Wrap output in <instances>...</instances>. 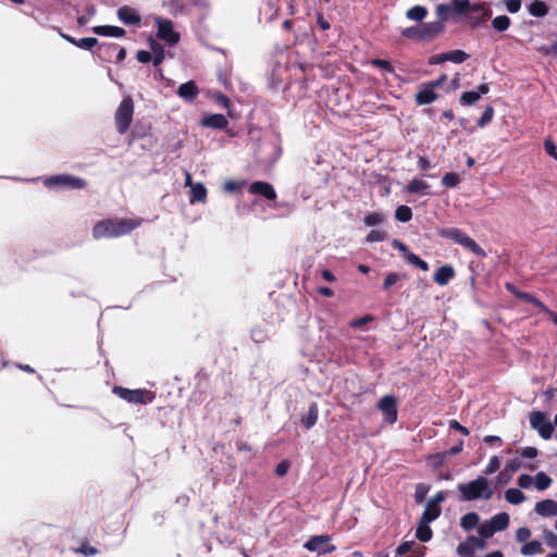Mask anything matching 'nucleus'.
<instances>
[{
  "label": "nucleus",
  "instance_id": "57",
  "mask_svg": "<svg viewBox=\"0 0 557 557\" xmlns=\"http://www.w3.org/2000/svg\"><path fill=\"white\" fill-rule=\"evenodd\" d=\"M371 63L373 65H376L379 67H382L388 72H392L393 71V67L391 65V63L388 61H385V60H380V59H374L371 61Z\"/></svg>",
  "mask_w": 557,
  "mask_h": 557
},
{
  "label": "nucleus",
  "instance_id": "53",
  "mask_svg": "<svg viewBox=\"0 0 557 557\" xmlns=\"http://www.w3.org/2000/svg\"><path fill=\"white\" fill-rule=\"evenodd\" d=\"M370 321H372V317L371 315H364V317H362L360 319L352 320L349 323V325L352 329H361L363 325H366Z\"/></svg>",
  "mask_w": 557,
  "mask_h": 557
},
{
  "label": "nucleus",
  "instance_id": "17",
  "mask_svg": "<svg viewBox=\"0 0 557 557\" xmlns=\"http://www.w3.org/2000/svg\"><path fill=\"white\" fill-rule=\"evenodd\" d=\"M177 94L184 100L193 101L198 95V87L195 82L190 81L182 84L177 89Z\"/></svg>",
  "mask_w": 557,
  "mask_h": 557
},
{
  "label": "nucleus",
  "instance_id": "56",
  "mask_svg": "<svg viewBox=\"0 0 557 557\" xmlns=\"http://www.w3.org/2000/svg\"><path fill=\"white\" fill-rule=\"evenodd\" d=\"M470 543H472L473 547H474V550L479 549V550H483L486 548V542H485V539L481 537H475V536H470Z\"/></svg>",
  "mask_w": 557,
  "mask_h": 557
},
{
  "label": "nucleus",
  "instance_id": "35",
  "mask_svg": "<svg viewBox=\"0 0 557 557\" xmlns=\"http://www.w3.org/2000/svg\"><path fill=\"white\" fill-rule=\"evenodd\" d=\"M493 27L498 32H504L510 26V18L506 15H498L492 21Z\"/></svg>",
  "mask_w": 557,
  "mask_h": 557
},
{
  "label": "nucleus",
  "instance_id": "46",
  "mask_svg": "<svg viewBox=\"0 0 557 557\" xmlns=\"http://www.w3.org/2000/svg\"><path fill=\"white\" fill-rule=\"evenodd\" d=\"M429 486L424 485V484H419L417 485L416 487V492H414V498L418 503H422L426 496V494L429 493Z\"/></svg>",
  "mask_w": 557,
  "mask_h": 557
},
{
  "label": "nucleus",
  "instance_id": "23",
  "mask_svg": "<svg viewBox=\"0 0 557 557\" xmlns=\"http://www.w3.org/2000/svg\"><path fill=\"white\" fill-rule=\"evenodd\" d=\"M430 523L431 522H425L424 520H421V519L419 521V524H418V528L416 531V536L421 542H429L432 539L433 532L430 528Z\"/></svg>",
  "mask_w": 557,
  "mask_h": 557
},
{
  "label": "nucleus",
  "instance_id": "59",
  "mask_svg": "<svg viewBox=\"0 0 557 557\" xmlns=\"http://www.w3.org/2000/svg\"><path fill=\"white\" fill-rule=\"evenodd\" d=\"M393 245H394L395 248H397L404 255V258H406L407 255L410 253L408 247L404 243H401L400 240L395 239L393 242Z\"/></svg>",
  "mask_w": 557,
  "mask_h": 557
},
{
  "label": "nucleus",
  "instance_id": "41",
  "mask_svg": "<svg viewBox=\"0 0 557 557\" xmlns=\"http://www.w3.org/2000/svg\"><path fill=\"white\" fill-rule=\"evenodd\" d=\"M460 183V177L457 173H446L442 178V184L446 187H456Z\"/></svg>",
  "mask_w": 557,
  "mask_h": 557
},
{
  "label": "nucleus",
  "instance_id": "50",
  "mask_svg": "<svg viewBox=\"0 0 557 557\" xmlns=\"http://www.w3.org/2000/svg\"><path fill=\"white\" fill-rule=\"evenodd\" d=\"M400 276L397 273H388L384 280L383 287L384 289L391 288L393 285H395L399 281Z\"/></svg>",
  "mask_w": 557,
  "mask_h": 557
},
{
  "label": "nucleus",
  "instance_id": "29",
  "mask_svg": "<svg viewBox=\"0 0 557 557\" xmlns=\"http://www.w3.org/2000/svg\"><path fill=\"white\" fill-rule=\"evenodd\" d=\"M245 185H246L245 181L227 180L224 182L222 188L227 194H237V193L242 191V189Z\"/></svg>",
  "mask_w": 557,
  "mask_h": 557
},
{
  "label": "nucleus",
  "instance_id": "33",
  "mask_svg": "<svg viewBox=\"0 0 557 557\" xmlns=\"http://www.w3.org/2000/svg\"><path fill=\"white\" fill-rule=\"evenodd\" d=\"M474 547L472 543H470L469 537L457 546V554L461 557H469L471 555H474Z\"/></svg>",
  "mask_w": 557,
  "mask_h": 557
},
{
  "label": "nucleus",
  "instance_id": "16",
  "mask_svg": "<svg viewBox=\"0 0 557 557\" xmlns=\"http://www.w3.org/2000/svg\"><path fill=\"white\" fill-rule=\"evenodd\" d=\"M119 18L128 25L138 24L140 22V16L137 11L129 7H122L117 11Z\"/></svg>",
  "mask_w": 557,
  "mask_h": 557
},
{
  "label": "nucleus",
  "instance_id": "5",
  "mask_svg": "<svg viewBox=\"0 0 557 557\" xmlns=\"http://www.w3.org/2000/svg\"><path fill=\"white\" fill-rule=\"evenodd\" d=\"M44 183L47 187L55 188L82 189L85 187V182L82 178L69 174L48 177Z\"/></svg>",
  "mask_w": 557,
  "mask_h": 557
},
{
  "label": "nucleus",
  "instance_id": "18",
  "mask_svg": "<svg viewBox=\"0 0 557 557\" xmlns=\"http://www.w3.org/2000/svg\"><path fill=\"white\" fill-rule=\"evenodd\" d=\"M455 276V271L450 265H443L434 273V281L441 285H446Z\"/></svg>",
  "mask_w": 557,
  "mask_h": 557
},
{
  "label": "nucleus",
  "instance_id": "8",
  "mask_svg": "<svg viewBox=\"0 0 557 557\" xmlns=\"http://www.w3.org/2000/svg\"><path fill=\"white\" fill-rule=\"evenodd\" d=\"M154 23L158 27V37L169 45H175L180 40V34L175 32L173 23L170 20L156 17Z\"/></svg>",
  "mask_w": 557,
  "mask_h": 557
},
{
  "label": "nucleus",
  "instance_id": "30",
  "mask_svg": "<svg viewBox=\"0 0 557 557\" xmlns=\"http://www.w3.org/2000/svg\"><path fill=\"white\" fill-rule=\"evenodd\" d=\"M150 49L153 53V64L159 65L162 63L164 59V50L161 45H159L156 40L150 39L149 41Z\"/></svg>",
  "mask_w": 557,
  "mask_h": 557
},
{
  "label": "nucleus",
  "instance_id": "2",
  "mask_svg": "<svg viewBox=\"0 0 557 557\" xmlns=\"http://www.w3.org/2000/svg\"><path fill=\"white\" fill-rule=\"evenodd\" d=\"M457 490L461 502H472L476 499L487 500L494 493L488 479L482 475L468 483L459 484Z\"/></svg>",
  "mask_w": 557,
  "mask_h": 557
},
{
  "label": "nucleus",
  "instance_id": "27",
  "mask_svg": "<svg viewBox=\"0 0 557 557\" xmlns=\"http://www.w3.org/2000/svg\"><path fill=\"white\" fill-rule=\"evenodd\" d=\"M540 553H542V543L540 541L527 542L521 547V554L523 556H533Z\"/></svg>",
  "mask_w": 557,
  "mask_h": 557
},
{
  "label": "nucleus",
  "instance_id": "21",
  "mask_svg": "<svg viewBox=\"0 0 557 557\" xmlns=\"http://www.w3.org/2000/svg\"><path fill=\"white\" fill-rule=\"evenodd\" d=\"M94 33L100 36H108V37H122L125 34V30L117 26H95L92 28Z\"/></svg>",
  "mask_w": 557,
  "mask_h": 557
},
{
  "label": "nucleus",
  "instance_id": "40",
  "mask_svg": "<svg viewBox=\"0 0 557 557\" xmlns=\"http://www.w3.org/2000/svg\"><path fill=\"white\" fill-rule=\"evenodd\" d=\"M385 220V215L380 212H373L364 218V224L367 226H375L381 224Z\"/></svg>",
  "mask_w": 557,
  "mask_h": 557
},
{
  "label": "nucleus",
  "instance_id": "10",
  "mask_svg": "<svg viewBox=\"0 0 557 557\" xmlns=\"http://www.w3.org/2000/svg\"><path fill=\"white\" fill-rule=\"evenodd\" d=\"M304 547L308 550L315 552L319 555L333 552L334 545L331 544V539L327 535H317L311 537L305 543Z\"/></svg>",
  "mask_w": 557,
  "mask_h": 557
},
{
  "label": "nucleus",
  "instance_id": "60",
  "mask_svg": "<svg viewBox=\"0 0 557 557\" xmlns=\"http://www.w3.org/2000/svg\"><path fill=\"white\" fill-rule=\"evenodd\" d=\"M152 59L151 53L148 51L140 50L137 52V60L141 63H147Z\"/></svg>",
  "mask_w": 557,
  "mask_h": 557
},
{
  "label": "nucleus",
  "instance_id": "39",
  "mask_svg": "<svg viewBox=\"0 0 557 557\" xmlns=\"http://www.w3.org/2000/svg\"><path fill=\"white\" fill-rule=\"evenodd\" d=\"M406 261L419 269H421L422 271H428L429 270V265L428 263L420 259L417 255H414L413 252H410L407 255V257L405 258Z\"/></svg>",
  "mask_w": 557,
  "mask_h": 557
},
{
  "label": "nucleus",
  "instance_id": "24",
  "mask_svg": "<svg viewBox=\"0 0 557 557\" xmlns=\"http://www.w3.org/2000/svg\"><path fill=\"white\" fill-rule=\"evenodd\" d=\"M480 522V517L476 512H469L462 516L460 520V525L463 530L470 531L478 527Z\"/></svg>",
  "mask_w": 557,
  "mask_h": 557
},
{
  "label": "nucleus",
  "instance_id": "4",
  "mask_svg": "<svg viewBox=\"0 0 557 557\" xmlns=\"http://www.w3.org/2000/svg\"><path fill=\"white\" fill-rule=\"evenodd\" d=\"M443 236L453 239L457 244L461 245L466 249H469L471 252L479 257H484L485 251L468 235L462 233L458 228H450L443 232Z\"/></svg>",
  "mask_w": 557,
  "mask_h": 557
},
{
  "label": "nucleus",
  "instance_id": "9",
  "mask_svg": "<svg viewBox=\"0 0 557 557\" xmlns=\"http://www.w3.org/2000/svg\"><path fill=\"white\" fill-rule=\"evenodd\" d=\"M446 495L444 492H438L432 499L426 503L425 510L420 518L425 522H432L441 515V504L445 500Z\"/></svg>",
  "mask_w": 557,
  "mask_h": 557
},
{
  "label": "nucleus",
  "instance_id": "45",
  "mask_svg": "<svg viewBox=\"0 0 557 557\" xmlns=\"http://www.w3.org/2000/svg\"><path fill=\"white\" fill-rule=\"evenodd\" d=\"M494 115V109L492 107H487L483 113V115L478 121V125L480 127H484L486 124H488Z\"/></svg>",
  "mask_w": 557,
  "mask_h": 557
},
{
  "label": "nucleus",
  "instance_id": "64",
  "mask_svg": "<svg viewBox=\"0 0 557 557\" xmlns=\"http://www.w3.org/2000/svg\"><path fill=\"white\" fill-rule=\"evenodd\" d=\"M448 10H449V7H448V5H446V4H440V5H437V8H436V13H437V15H438L441 18L445 20V18L447 17V12H448Z\"/></svg>",
  "mask_w": 557,
  "mask_h": 557
},
{
  "label": "nucleus",
  "instance_id": "42",
  "mask_svg": "<svg viewBox=\"0 0 557 557\" xmlns=\"http://www.w3.org/2000/svg\"><path fill=\"white\" fill-rule=\"evenodd\" d=\"M444 26L441 22H433L423 25L424 33L429 36H435L443 30Z\"/></svg>",
  "mask_w": 557,
  "mask_h": 557
},
{
  "label": "nucleus",
  "instance_id": "3",
  "mask_svg": "<svg viewBox=\"0 0 557 557\" xmlns=\"http://www.w3.org/2000/svg\"><path fill=\"white\" fill-rule=\"evenodd\" d=\"M133 114H134V102L133 99L129 96H126L123 98L121 103L119 104L116 111H115V125L116 129L120 134H124L132 121H133Z\"/></svg>",
  "mask_w": 557,
  "mask_h": 557
},
{
  "label": "nucleus",
  "instance_id": "47",
  "mask_svg": "<svg viewBox=\"0 0 557 557\" xmlns=\"http://www.w3.org/2000/svg\"><path fill=\"white\" fill-rule=\"evenodd\" d=\"M97 44V39L94 37L82 38L77 40L76 47L89 50Z\"/></svg>",
  "mask_w": 557,
  "mask_h": 557
},
{
  "label": "nucleus",
  "instance_id": "7",
  "mask_svg": "<svg viewBox=\"0 0 557 557\" xmlns=\"http://www.w3.org/2000/svg\"><path fill=\"white\" fill-rule=\"evenodd\" d=\"M530 424L544 440L550 438L554 433L553 423L543 412H533L530 416Z\"/></svg>",
  "mask_w": 557,
  "mask_h": 557
},
{
  "label": "nucleus",
  "instance_id": "54",
  "mask_svg": "<svg viewBox=\"0 0 557 557\" xmlns=\"http://www.w3.org/2000/svg\"><path fill=\"white\" fill-rule=\"evenodd\" d=\"M534 483V479L529 474H522L518 479V484L521 488H529Z\"/></svg>",
  "mask_w": 557,
  "mask_h": 557
},
{
  "label": "nucleus",
  "instance_id": "12",
  "mask_svg": "<svg viewBox=\"0 0 557 557\" xmlns=\"http://www.w3.org/2000/svg\"><path fill=\"white\" fill-rule=\"evenodd\" d=\"M534 510L541 517H556L557 502L553 499L541 500L535 504Z\"/></svg>",
  "mask_w": 557,
  "mask_h": 557
},
{
  "label": "nucleus",
  "instance_id": "38",
  "mask_svg": "<svg viewBox=\"0 0 557 557\" xmlns=\"http://www.w3.org/2000/svg\"><path fill=\"white\" fill-rule=\"evenodd\" d=\"M395 218L400 222H408L412 218V211L408 206H399L396 209Z\"/></svg>",
  "mask_w": 557,
  "mask_h": 557
},
{
  "label": "nucleus",
  "instance_id": "37",
  "mask_svg": "<svg viewBox=\"0 0 557 557\" xmlns=\"http://www.w3.org/2000/svg\"><path fill=\"white\" fill-rule=\"evenodd\" d=\"M318 420V408L315 405H312L309 409L307 417L302 420V423L306 429L312 428Z\"/></svg>",
  "mask_w": 557,
  "mask_h": 557
},
{
  "label": "nucleus",
  "instance_id": "52",
  "mask_svg": "<svg viewBox=\"0 0 557 557\" xmlns=\"http://www.w3.org/2000/svg\"><path fill=\"white\" fill-rule=\"evenodd\" d=\"M517 297L523 299L524 301L531 302L539 308L545 309L544 305L540 300H537L536 298H534L533 296H531L529 294L517 293Z\"/></svg>",
  "mask_w": 557,
  "mask_h": 557
},
{
  "label": "nucleus",
  "instance_id": "13",
  "mask_svg": "<svg viewBox=\"0 0 557 557\" xmlns=\"http://www.w3.org/2000/svg\"><path fill=\"white\" fill-rule=\"evenodd\" d=\"M436 98L437 94L429 83L423 85L416 95V101L420 106L432 103L433 101L436 100Z\"/></svg>",
  "mask_w": 557,
  "mask_h": 557
},
{
  "label": "nucleus",
  "instance_id": "55",
  "mask_svg": "<svg viewBox=\"0 0 557 557\" xmlns=\"http://www.w3.org/2000/svg\"><path fill=\"white\" fill-rule=\"evenodd\" d=\"M385 239V234L380 231H371L367 236V242L374 243V242H382Z\"/></svg>",
  "mask_w": 557,
  "mask_h": 557
},
{
  "label": "nucleus",
  "instance_id": "49",
  "mask_svg": "<svg viewBox=\"0 0 557 557\" xmlns=\"http://www.w3.org/2000/svg\"><path fill=\"white\" fill-rule=\"evenodd\" d=\"M531 536V531L528 528H519L516 532V539L518 542L527 543Z\"/></svg>",
  "mask_w": 557,
  "mask_h": 557
},
{
  "label": "nucleus",
  "instance_id": "28",
  "mask_svg": "<svg viewBox=\"0 0 557 557\" xmlns=\"http://www.w3.org/2000/svg\"><path fill=\"white\" fill-rule=\"evenodd\" d=\"M428 189H429L428 183L422 180H412L407 185V190L412 194H426Z\"/></svg>",
  "mask_w": 557,
  "mask_h": 557
},
{
  "label": "nucleus",
  "instance_id": "36",
  "mask_svg": "<svg viewBox=\"0 0 557 557\" xmlns=\"http://www.w3.org/2000/svg\"><path fill=\"white\" fill-rule=\"evenodd\" d=\"M471 2L469 0H453L451 9L457 14H465L470 11Z\"/></svg>",
  "mask_w": 557,
  "mask_h": 557
},
{
  "label": "nucleus",
  "instance_id": "14",
  "mask_svg": "<svg viewBox=\"0 0 557 557\" xmlns=\"http://www.w3.org/2000/svg\"><path fill=\"white\" fill-rule=\"evenodd\" d=\"M249 191L251 194H259L265 197L267 199L273 200L276 198V193L274 188L265 182H255L250 185Z\"/></svg>",
  "mask_w": 557,
  "mask_h": 557
},
{
  "label": "nucleus",
  "instance_id": "31",
  "mask_svg": "<svg viewBox=\"0 0 557 557\" xmlns=\"http://www.w3.org/2000/svg\"><path fill=\"white\" fill-rule=\"evenodd\" d=\"M428 14V10L424 7L416 5L409 9L406 13L407 17L412 21H422Z\"/></svg>",
  "mask_w": 557,
  "mask_h": 557
},
{
  "label": "nucleus",
  "instance_id": "22",
  "mask_svg": "<svg viewBox=\"0 0 557 557\" xmlns=\"http://www.w3.org/2000/svg\"><path fill=\"white\" fill-rule=\"evenodd\" d=\"M490 523L492 524V528L496 532L505 530L509 524V515L506 512H499L495 516H493L491 519H488Z\"/></svg>",
  "mask_w": 557,
  "mask_h": 557
},
{
  "label": "nucleus",
  "instance_id": "48",
  "mask_svg": "<svg viewBox=\"0 0 557 557\" xmlns=\"http://www.w3.org/2000/svg\"><path fill=\"white\" fill-rule=\"evenodd\" d=\"M504 4L511 14L517 13L521 9V0H504Z\"/></svg>",
  "mask_w": 557,
  "mask_h": 557
},
{
  "label": "nucleus",
  "instance_id": "34",
  "mask_svg": "<svg viewBox=\"0 0 557 557\" xmlns=\"http://www.w3.org/2000/svg\"><path fill=\"white\" fill-rule=\"evenodd\" d=\"M468 54L462 50H454L446 52V59L455 64H460L468 59Z\"/></svg>",
  "mask_w": 557,
  "mask_h": 557
},
{
  "label": "nucleus",
  "instance_id": "43",
  "mask_svg": "<svg viewBox=\"0 0 557 557\" xmlns=\"http://www.w3.org/2000/svg\"><path fill=\"white\" fill-rule=\"evenodd\" d=\"M478 532L480 536L485 540L490 539L491 536H493L494 533H496V531L494 530V528H492V524L490 523L488 520L479 525Z\"/></svg>",
  "mask_w": 557,
  "mask_h": 557
},
{
  "label": "nucleus",
  "instance_id": "32",
  "mask_svg": "<svg viewBox=\"0 0 557 557\" xmlns=\"http://www.w3.org/2000/svg\"><path fill=\"white\" fill-rule=\"evenodd\" d=\"M534 484L539 491H544L550 486L552 479L544 472H537L534 478Z\"/></svg>",
  "mask_w": 557,
  "mask_h": 557
},
{
  "label": "nucleus",
  "instance_id": "25",
  "mask_svg": "<svg viewBox=\"0 0 557 557\" xmlns=\"http://www.w3.org/2000/svg\"><path fill=\"white\" fill-rule=\"evenodd\" d=\"M529 13L536 17L545 16L548 13V8L545 2L541 0L533 1L529 8Z\"/></svg>",
  "mask_w": 557,
  "mask_h": 557
},
{
  "label": "nucleus",
  "instance_id": "62",
  "mask_svg": "<svg viewBox=\"0 0 557 557\" xmlns=\"http://www.w3.org/2000/svg\"><path fill=\"white\" fill-rule=\"evenodd\" d=\"M521 455L527 458H534L537 455V449L534 447H524L521 450Z\"/></svg>",
  "mask_w": 557,
  "mask_h": 557
},
{
  "label": "nucleus",
  "instance_id": "19",
  "mask_svg": "<svg viewBox=\"0 0 557 557\" xmlns=\"http://www.w3.org/2000/svg\"><path fill=\"white\" fill-rule=\"evenodd\" d=\"M189 201L190 203L195 202H206L207 200V188L202 183H197L189 188Z\"/></svg>",
  "mask_w": 557,
  "mask_h": 557
},
{
  "label": "nucleus",
  "instance_id": "63",
  "mask_svg": "<svg viewBox=\"0 0 557 557\" xmlns=\"http://www.w3.org/2000/svg\"><path fill=\"white\" fill-rule=\"evenodd\" d=\"M447 59H446V53H441V54H436V55H433L429 63L430 64H441L443 62H446Z\"/></svg>",
  "mask_w": 557,
  "mask_h": 557
},
{
  "label": "nucleus",
  "instance_id": "15",
  "mask_svg": "<svg viewBox=\"0 0 557 557\" xmlns=\"http://www.w3.org/2000/svg\"><path fill=\"white\" fill-rule=\"evenodd\" d=\"M490 90L487 84H482L479 86L478 91H466L460 97V102L463 106H469L476 102L482 95L487 94Z\"/></svg>",
  "mask_w": 557,
  "mask_h": 557
},
{
  "label": "nucleus",
  "instance_id": "61",
  "mask_svg": "<svg viewBox=\"0 0 557 557\" xmlns=\"http://www.w3.org/2000/svg\"><path fill=\"white\" fill-rule=\"evenodd\" d=\"M288 468H289V465L288 462L286 461H283L281 463L277 465L276 469H275V472L278 476H283L286 474V472L288 471Z\"/></svg>",
  "mask_w": 557,
  "mask_h": 557
},
{
  "label": "nucleus",
  "instance_id": "6",
  "mask_svg": "<svg viewBox=\"0 0 557 557\" xmlns=\"http://www.w3.org/2000/svg\"><path fill=\"white\" fill-rule=\"evenodd\" d=\"M113 392L122 399L134 404H146L153 399L152 393L146 389H127L116 386Z\"/></svg>",
  "mask_w": 557,
  "mask_h": 557
},
{
  "label": "nucleus",
  "instance_id": "51",
  "mask_svg": "<svg viewBox=\"0 0 557 557\" xmlns=\"http://www.w3.org/2000/svg\"><path fill=\"white\" fill-rule=\"evenodd\" d=\"M544 149H545L547 154H549L555 160H557V147H556V145L554 144L553 140L546 139L544 141Z\"/></svg>",
  "mask_w": 557,
  "mask_h": 557
},
{
  "label": "nucleus",
  "instance_id": "26",
  "mask_svg": "<svg viewBox=\"0 0 557 557\" xmlns=\"http://www.w3.org/2000/svg\"><path fill=\"white\" fill-rule=\"evenodd\" d=\"M505 498L508 503L512 505H519L524 502V494L518 488H508L505 492Z\"/></svg>",
  "mask_w": 557,
  "mask_h": 557
},
{
  "label": "nucleus",
  "instance_id": "11",
  "mask_svg": "<svg viewBox=\"0 0 557 557\" xmlns=\"http://www.w3.org/2000/svg\"><path fill=\"white\" fill-rule=\"evenodd\" d=\"M379 408L385 416L386 421L394 423L397 419L396 401L392 396H384L380 403Z\"/></svg>",
  "mask_w": 557,
  "mask_h": 557
},
{
  "label": "nucleus",
  "instance_id": "1",
  "mask_svg": "<svg viewBox=\"0 0 557 557\" xmlns=\"http://www.w3.org/2000/svg\"><path fill=\"white\" fill-rule=\"evenodd\" d=\"M140 225V221L133 218L109 219L99 221L92 228L96 239L117 237L125 235Z\"/></svg>",
  "mask_w": 557,
  "mask_h": 557
},
{
  "label": "nucleus",
  "instance_id": "58",
  "mask_svg": "<svg viewBox=\"0 0 557 557\" xmlns=\"http://www.w3.org/2000/svg\"><path fill=\"white\" fill-rule=\"evenodd\" d=\"M449 428L453 430H457L461 432L463 435H469V430L465 426H462L458 421L451 420L449 421Z\"/></svg>",
  "mask_w": 557,
  "mask_h": 557
},
{
  "label": "nucleus",
  "instance_id": "44",
  "mask_svg": "<svg viewBox=\"0 0 557 557\" xmlns=\"http://www.w3.org/2000/svg\"><path fill=\"white\" fill-rule=\"evenodd\" d=\"M500 468V460L497 456H494L490 459L486 468H485V474H493Z\"/></svg>",
  "mask_w": 557,
  "mask_h": 557
},
{
  "label": "nucleus",
  "instance_id": "20",
  "mask_svg": "<svg viewBox=\"0 0 557 557\" xmlns=\"http://www.w3.org/2000/svg\"><path fill=\"white\" fill-rule=\"evenodd\" d=\"M202 125L212 128H224L227 125V120L222 114H211L202 120Z\"/></svg>",
  "mask_w": 557,
  "mask_h": 557
}]
</instances>
